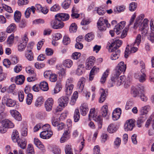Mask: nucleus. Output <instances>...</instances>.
I'll return each instance as SVG.
<instances>
[{"label":"nucleus","instance_id":"16","mask_svg":"<svg viewBox=\"0 0 154 154\" xmlns=\"http://www.w3.org/2000/svg\"><path fill=\"white\" fill-rule=\"evenodd\" d=\"M52 134V132L51 131H44L40 133V136L42 139H48L50 138Z\"/></svg>","mask_w":154,"mask_h":154},{"label":"nucleus","instance_id":"29","mask_svg":"<svg viewBox=\"0 0 154 154\" xmlns=\"http://www.w3.org/2000/svg\"><path fill=\"white\" fill-rule=\"evenodd\" d=\"M18 145L21 148L24 149L25 148L26 145V141L24 139L20 138L17 141Z\"/></svg>","mask_w":154,"mask_h":154},{"label":"nucleus","instance_id":"21","mask_svg":"<svg viewBox=\"0 0 154 154\" xmlns=\"http://www.w3.org/2000/svg\"><path fill=\"white\" fill-rule=\"evenodd\" d=\"M108 106L106 105H104L102 107L100 110V114L104 117H106V119H109V115L108 114Z\"/></svg>","mask_w":154,"mask_h":154},{"label":"nucleus","instance_id":"41","mask_svg":"<svg viewBox=\"0 0 154 154\" xmlns=\"http://www.w3.org/2000/svg\"><path fill=\"white\" fill-rule=\"evenodd\" d=\"M80 119V113L78 109H75L74 115V122H77L79 121Z\"/></svg>","mask_w":154,"mask_h":154},{"label":"nucleus","instance_id":"53","mask_svg":"<svg viewBox=\"0 0 154 154\" xmlns=\"http://www.w3.org/2000/svg\"><path fill=\"white\" fill-rule=\"evenodd\" d=\"M137 3L132 2L131 3L129 6V10L131 11H134L137 7Z\"/></svg>","mask_w":154,"mask_h":154},{"label":"nucleus","instance_id":"46","mask_svg":"<svg viewBox=\"0 0 154 154\" xmlns=\"http://www.w3.org/2000/svg\"><path fill=\"white\" fill-rule=\"evenodd\" d=\"M94 38V34L91 32L88 33L85 36V39L88 42H90Z\"/></svg>","mask_w":154,"mask_h":154},{"label":"nucleus","instance_id":"60","mask_svg":"<svg viewBox=\"0 0 154 154\" xmlns=\"http://www.w3.org/2000/svg\"><path fill=\"white\" fill-rule=\"evenodd\" d=\"M18 95L19 101L20 102H22L24 98V95L23 91H19Z\"/></svg>","mask_w":154,"mask_h":154},{"label":"nucleus","instance_id":"22","mask_svg":"<svg viewBox=\"0 0 154 154\" xmlns=\"http://www.w3.org/2000/svg\"><path fill=\"white\" fill-rule=\"evenodd\" d=\"M144 72H141V74L136 73L135 75V77L137 79L139 77L138 79L139 81L140 82H143L146 80V76Z\"/></svg>","mask_w":154,"mask_h":154},{"label":"nucleus","instance_id":"3","mask_svg":"<svg viewBox=\"0 0 154 154\" xmlns=\"http://www.w3.org/2000/svg\"><path fill=\"white\" fill-rule=\"evenodd\" d=\"M97 26L99 30L104 31L106 30V26L109 28L110 25L107 20L103 19V18L100 17L97 22Z\"/></svg>","mask_w":154,"mask_h":154},{"label":"nucleus","instance_id":"61","mask_svg":"<svg viewBox=\"0 0 154 154\" xmlns=\"http://www.w3.org/2000/svg\"><path fill=\"white\" fill-rule=\"evenodd\" d=\"M3 64L7 68H9L11 64V62L8 59H5L3 60Z\"/></svg>","mask_w":154,"mask_h":154},{"label":"nucleus","instance_id":"31","mask_svg":"<svg viewBox=\"0 0 154 154\" xmlns=\"http://www.w3.org/2000/svg\"><path fill=\"white\" fill-rule=\"evenodd\" d=\"M25 56L29 61H32L34 59L33 53L30 50H28L26 51Z\"/></svg>","mask_w":154,"mask_h":154},{"label":"nucleus","instance_id":"34","mask_svg":"<svg viewBox=\"0 0 154 154\" xmlns=\"http://www.w3.org/2000/svg\"><path fill=\"white\" fill-rule=\"evenodd\" d=\"M39 87L40 89L43 91H47L48 89V84L45 81L41 82L39 85Z\"/></svg>","mask_w":154,"mask_h":154},{"label":"nucleus","instance_id":"58","mask_svg":"<svg viewBox=\"0 0 154 154\" xmlns=\"http://www.w3.org/2000/svg\"><path fill=\"white\" fill-rule=\"evenodd\" d=\"M51 122L52 125L55 127L57 126L59 124L57 118L54 116L52 118Z\"/></svg>","mask_w":154,"mask_h":154},{"label":"nucleus","instance_id":"23","mask_svg":"<svg viewBox=\"0 0 154 154\" xmlns=\"http://www.w3.org/2000/svg\"><path fill=\"white\" fill-rule=\"evenodd\" d=\"M128 45L127 46L125 51V57L127 58L128 56V54L130 53H134L136 52L137 50V48L136 47H133L131 48L130 51H129V48H128Z\"/></svg>","mask_w":154,"mask_h":154},{"label":"nucleus","instance_id":"24","mask_svg":"<svg viewBox=\"0 0 154 154\" xmlns=\"http://www.w3.org/2000/svg\"><path fill=\"white\" fill-rule=\"evenodd\" d=\"M15 83L17 85H22L25 80V77L23 75H19L17 76L14 79Z\"/></svg>","mask_w":154,"mask_h":154},{"label":"nucleus","instance_id":"56","mask_svg":"<svg viewBox=\"0 0 154 154\" xmlns=\"http://www.w3.org/2000/svg\"><path fill=\"white\" fill-rule=\"evenodd\" d=\"M26 45L21 42L18 45V51H23L26 48Z\"/></svg>","mask_w":154,"mask_h":154},{"label":"nucleus","instance_id":"39","mask_svg":"<svg viewBox=\"0 0 154 154\" xmlns=\"http://www.w3.org/2000/svg\"><path fill=\"white\" fill-rule=\"evenodd\" d=\"M44 101V99L42 97H38L35 103V106L36 107L40 106L43 104Z\"/></svg>","mask_w":154,"mask_h":154},{"label":"nucleus","instance_id":"50","mask_svg":"<svg viewBox=\"0 0 154 154\" xmlns=\"http://www.w3.org/2000/svg\"><path fill=\"white\" fill-rule=\"evenodd\" d=\"M62 88L61 84L60 83H57L54 89V94H56L59 92Z\"/></svg>","mask_w":154,"mask_h":154},{"label":"nucleus","instance_id":"57","mask_svg":"<svg viewBox=\"0 0 154 154\" xmlns=\"http://www.w3.org/2000/svg\"><path fill=\"white\" fill-rule=\"evenodd\" d=\"M49 79L50 81L55 82L57 80V75L55 74L52 73L49 76Z\"/></svg>","mask_w":154,"mask_h":154},{"label":"nucleus","instance_id":"36","mask_svg":"<svg viewBox=\"0 0 154 154\" xmlns=\"http://www.w3.org/2000/svg\"><path fill=\"white\" fill-rule=\"evenodd\" d=\"M73 87V85H70V86L66 85L65 91L66 95H69L72 94Z\"/></svg>","mask_w":154,"mask_h":154},{"label":"nucleus","instance_id":"49","mask_svg":"<svg viewBox=\"0 0 154 154\" xmlns=\"http://www.w3.org/2000/svg\"><path fill=\"white\" fill-rule=\"evenodd\" d=\"M71 0H65L62 4L63 8L65 9L68 8L71 3Z\"/></svg>","mask_w":154,"mask_h":154},{"label":"nucleus","instance_id":"37","mask_svg":"<svg viewBox=\"0 0 154 154\" xmlns=\"http://www.w3.org/2000/svg\"><path fill=\"white\" fill-rule=\"evenodd\" d=\"M109 71V69H108L103 74L100 81L101 83L103 84L104 83L106 80V78L108 75Z\"/></svg>","mask_w":154,"mask_h":154},{"label":"nucleus","instance_id":"59","mask_svg":"<svg viewBox=\"0 0 154 154\" xmlns=\"http://www.w3.org/2000/svg\"><path fill=\"white\" fill-rule=\"evenodd\" d=\"M28 33L26 32L24 35L22 37V41L21 42L27 45V42L28 41V38L27 37Z\"/></svg>","mask_w":154,"mask_h":154},{"label":"nucleus","instance_id":"32","mask_svg":"<svg viewBox=\"0 0 154 154\" xmlns=\"http://www.w3.org/2000/svg\"><path fill=\"white\" fill-rule=\"evenodd\" d=\"M3 125L7 128H12L14 127V124L8 120H4L3 122Z\"/></svg>","mask_w":154,"mask_h":154},{"label":"nucleus","instance_id":"30","mask_svg":"<svg viewBox=\"0 0 154 154\" xmlns=\"http://www.w3.org/2000/svg\"><path fill=\"white\" fill-rule=\"evenodd\" d=\"M149 106L148 105L142 107L140 110V115L142 116L144 115V116H146L149 110Z\"/></svg>","mask_w":154,"mask_h":154},{"label":"nucleus","instance_id":"54","mask_svg":"<svg viewBox=\"0 0 154 154\" xmlns=\"http://www.w3.org/2000/svg\"><path fill=\"white\" fill-rule=\"evenodd\" d=\"M77 29V26L75 23H72L69 27V31L70 32H75Z\"/></svg>","mask_w":154,"mask_h":154},{"label":"nucleus","instance_id":"9","mask_svg":"<svg viewBox=\"0 0 154 154\" xmlns=\"http://www.w3.org/2000/svg\"><path fill=\"white\" fill-rule=\"evenodd\" d=\"M69 100L67 96H63L59 98L58 102L60 106L64 107L67 105Z\"/></svg>","mask_w":154,"mask_h":154},{"label":"nucleus","instance_id":"48","mask_svg":"<svg viewBox=\"0 0 154 154\" xmlns=\"http://www.w3.org/2000/svg\"><path fill=\"white\" fill-rule=\"evenodd\" d=\"M26 153L27 154H34V149L32 144H29L28 145Z\"/></svg>","mask_w":154,"mask_h":154},{"label":"nucleus","instance_id":"25","mask_svg":"<svg viewBox=\"0 0 154 154\" xmlns=\"http://www.w3.org/2000/svg\"><path fill=\"white\" fill-rule=\"evenodd\" d=\"M83 38L82 36H78L76 39V43L75 45V48L79 49H81L83 47V45L80 42L82 41Z\"/></svg>","mask_w":154,"mask_h":154},{"label":"nucleus","instance_id":"14","mask_svg":"<svg viewBox=\"0 0 154 154\" xmlns=\"http://www.w3.org/2000/svg\"><path fill=\"white\" fill-rule=\"evenodd\" d=\"M55 18H58L61 21H65L68 20L69 17V15L67 14L60 13L57 14L55 16Z\"/></svg>","mask_w":154,"mask_h":154},{"label":"nucleus","instance_id":"43","mask_svg":"<svg viewBox=\"0 0 154 154\" xmlns=\"http://www.w3.org/2000/svg\"><path fill=\"white\" fill-rule=\"evenodd\" d=\"M16 25L14 23H12L7 29V32L9 33L14 31L16 30Z\"/></svg>","mask_w":154,"mask_h":154},{"label":"nucleus","instance_id":"7","mask_svg":"<svg viewBox=\"0 0 154 154\" xmlns=\"http://www.w3.org/2000/svg\"><path fill=\"white\" fill-rule=\"evenodd\" d=\"M55 19L54 20L51 22V25L52 27L54 29L62 28L64 26V23L58 18H55Z\"/></svg>","mask_w":154,"mask_h":154},{"label":"nucleus","instance_id":"63","mask_svg":"<svg viewBox=\"0 0 154 154\" xmlns=\"http://www.w3.org/2000/svg\"><path fill=\"white\" fill-rule=\"evenodd\" d=\"M97 13L100 15H103L105 12L104 9L101 7L98 8L97 9Z\"/></svg>","mask_w":154,"mask_h":154},{"label":"nucleus","instance_id":"52","mask_svg":"<svg viewBox=\"0 0 154 154\" xmlns=\"http://www.w3.org/2000/svg\"><path fill=\"white\" fill-rule=\"evenodd\" d=\"M26 72L30 75L32 76H36V74L35 73L34 71L30 67H27L26 68Z\"/></svg>","mask_w":154,"mask_h":154},{"label":"nucleus","instance_id":"10","mask_svg":"<svg viewBox=\"0 0 154 154\" xmlns=\"http://www.w3.org/2000/svg\"><path fill=\"white\" fill-rule=\"evenodd\" d=\"M110 50V51L112 52L110 57V59L112 60H116L118 59L120 56V51L118 49L114 48H112L111 49H109V50Z\"/></svg>","mask_w":154,"mask_h":154},{"label":"nucleus","instance_id":"17","mask_svg":"<svg viewBox=\"0 0 154 154\" xmlns=\"http://www.w3.org/2000/svg\"><path fill=\"white\" fill-rule=\"evenodd\" d=\"M10 112L12 116L17 120L20 121L22 119L20 114L15 110H11Z\"/></svg>","mask_w":154,"mask_h":154},{"label":"nucleus","instance_id":"13","mask_svg":"<svg viewBox=\"0 0 154 154\" xmlns=\"http://www.w3.org/2000/svg\"><path fill=\"white\" fill-rule=\"evenodd\" d=\"M122 111L120 108H117L115 109L113 113L112 117L114 121L118 120L120 116Z\"/></svg>","mask_w":154,"mask_h":154},{"label":"nucleus","instance_id":"47","mask_svg":"<svg viewBox=\"0 0 154 154\" xmlns=\"http://www.w3.org/2000/svg\"><path fill=\"white\" fill-rule=\"evenodd\" d=\"M141 35L140 34L138 35L135 40L133 43V46H138L141 42Z\"/></svg>","mask_w":154,"mask_h":154},{"label":"nucleus","instance_id":"1","mask_svg":"<svg viewBox=\"0 0 154 154\" xmlns=\"http://www.w3.org/2000/svg\"><path fill=\"white\" fill-rule=\"evenodd\" d=\"M144 15L143 14H141L138 17H137L134 24L133 26L134 29H136L137 27L140 26L139 30L140 31H142L145 28L147 27L148 20L147 19H145L143 22L140 25L143 19L144 18Z\"/></svg>","mask_w":154,"mask_h":154},{"label":"nucleus","instance_id":"20","mask_svg":"<svg viewBox=\"0 0 154 154\" xmlns=\"http://www.w3.org/2000/svg\"><path fill=\"white\" fill-rule=\"evenodd\" d=\"M152 122V128L154 130V112L152 113L147 120L145 125V127L148 128Z\"/></svg>","mask_w":154,"mask_h":154},{"label":"nucleus","instance_id":"45","mask_svg":"<svg viewBox=\"0 0 154 154\" xmlns=\"http://www.w3.org/2000/svg\"><path fill=\"white\" fill-rule=\"evenodd\" d=\"M146 118V116H145V117L141 116L139 118L137 121V125L138 127H140L141 126L142 123L145 121Z\"/></svg>","mask_w":154,"mask_h":154},{"label":"nucleus","instance_id":"8","mask_svg":"<svg viewBox=\"0 0 154 154\" xmlns=\"http://www.w3.org/2000/svg\"><path fill=\"white\" fill-rule=\"evenodd\" d=\"M135 121L134 119H131L127 120L125 124L124 129L126 131H131L135 126Z\"/></svg>","mask_w":154,"mask_h":154},{"label":"nucleus","instance_id":"35","mask_svg":"<svg viewBox=\"0 0 154 154\" xmlns=\"http://www.w3.org/2000/svg\"><path fill=\"white\" fill-rule=\"evenodd\" d=\"M117 130V128L115 125L113 124H110L108 126L107 131L109 133H113L115 132Z\"/></svg>","mask_w":154,"mask_h":154},{"label":"nucleus","instance_id":"42","mask_svg":"<svg viewBox=\"0 0 154 154\" xmlns=\"http://www.w3.org/2000/svg\"><path fill=\"white\" fill-rule=\"evenodd\" d=\"M33 100V95L31 93L28 94L27 96V97L26 99V101L27 104L28 105H30L32 102Z\"/></svg>","mask_w":154,"mask_h":154},{"label":"nucleus","instance_id":"55","mask_svg":"<svg viewBox=\"0 0 154 154\" xmlns=\"http://www.w3.org/2000/svg\"><path fill=\"white\" fill-rule=\"evenodd\" d=\"M131 93L134 97L137 96L139 94V90L138 88L135 87H132L131 88Z\"/></svg>","mask_w":154,"mask_h":154},{"label":"nucleus","instance_id":"62","mask_svg":"<svg viewBox=\"0 0 154 154\" xmlns=\"http://www.w3.org/2000/svg\"><path fill=\"white\" fill-rule=\"evenodd\" d=\"M81 54L79 52H75L73 53L72 56V58L74 60H77L81 56Z\"/></svg>","mask_w":154,"mask_h":154},{"label":"nucleus","instance_id":"11","mask_svg":"<svg viewBox=\"0 0 154 154\" xmlns=\"http://www.w3.org/2000/svg\"><path fill=\"white\" fill-rule=\"evenodd\" d=\"M54 103L53 99L52 98H49L45 103V107L46 110L50 111L51 110Z\"/></svg>","mask_w":154,"mask_h":154},{"label":"nucleus","instance_id":"5","mask_svg":"<svg viewBox=\"0 0 154 154\" xmlns=\"http://www.w3.org/2000/svg\"><path fill=\"white\" fill-rule=\"evenodd\" d=\"M126 69V65L124 62H120L115 69V73L117 75L119 76L122 72H125Z\"/></svg>","mask_w":154,"mask_h":154},{"label":"nucleus","instance_id":"26","mask_svg":"<svg viewBox=\"0 0 154 154\" xmlns=\"http://www.w3.org/2000/svg\"><path fill=\"white\" fill-rule=\"evenodd\" d=\"M95 58L94 57H92L91 59L90 58L89 60L86 62V68L87 69H90L94 65Z\"/></svg>","mask_w":154,"mask_h":154},{"label":"nucleus","instance_id":"6","mask_svg":"<svg viewBox=\"0 0 154 154\" xmlns=\"http://www.w3.org/2000/svg\"><path fill=\"white\" fill-rule=\"evenodd\" d=\"M2 101L8 107H13L16 104V102L14 100L9 97L8 95H5L2 98Z\"/></svg>","mask_w":154,"mask_h":154},{"label":"nucleus","instance_id":"64","mask_svg":"<svg viewBox=\"0 0 154 154\" xmlns=\"http://www.w3.org/2000/svg\"><path fill=\"white\" fill-rule=\"evenodd\" d=\"M14 34H11L8 38L7 43L8 44H11L14 42Z\"/></svg>","mask_w":154,"mask_h":154},{"label":"nucleus","instance_id":"38","mask_svg":"<svg viewBox=\"0 0 154 154\" xmlns=\"http://www.w3.org/2000/svg\"><path fill=\"white\" fill-rule=\"evenodd\" d=\"M73 64L72 61L69 59H67L64 60L63 62V66L68 68L71 67Z\"/></svg>","mask_w":154,"mask_h":154},{"label":"nucleus","instance_id":"18","mask_svg":"<svg viewBox=\"0 0 154 154\" xmlns=\"http://www.w3.org/2000/svg\"><path fill=\"white\" fill-rule=\"evenodd\" d=\"M85 82V79L84 77H81L79 81L77 87L79 89V91L82 92L84 88Z\"/></svg>","mask_w":154,"mask_h":154},{"label":"nucleus","instance_id":"28","mask_svg":"<svg viewBox=\"0 0 154 154\" xmlns=\"http://www.w3.org/2000/svg\"><path fill=\"white\" fill-rule=\"evenodd\" d=\"M85 69L84 66L82 64L79 65L77 67L75 73L78 75H82L84 73Z\"/></svg>","mask_w":154,"mask_h":154},{"label":"nucleus","instance_id":"33","mask_svg":"<svg viewBox=\"0 0 154 154\" xmlns=\"http://www.w3.org/2000/svg\"><path fill=\"white\" fill-rule=\"evenodd\" d=\"M12 139L14 142H16L18 139L20 138L19 137L18 132L16 130H14L12 134Z\"/></svg>","mask_w":154,"mask_h":154},{"label":"nucleus","instance_id":"12","mask_svg":"<svg viewBox=\"0 0 154 154\" xmlns=\"http://www.w3.org/2000/svg\"><path fill=\"white\" fill-rule=\"evenodd\" d=\"M70 133L71 129H68L67 130L65 131L60 139V142L63 143L69 139L70 137Z\"/></svg>","mask_w":154,"mask_h":154},{"label":"nucleus","instance_id":"27","mask_svg":"<svg viewBox=\"0 0 154 154\" xmlns=\"http://www.w3.org/2000/svg\"><path fill=\"white\" fill-rule=\"evenodd\" d=\"M95 109L94 108L90 109L88 116L89 118H92L94 121H98L97 119L100 117V116H97L95 114Z\"/></svg>","mask_w":154,"mask_h":154},{"label":"nucleus","instance_id":"51","mask_svg":"<svg viewBox=\"0 0 154 154\" xmlns=\"http://www.w3.org/2000/svg\"><path fill=\"white\" fill-rule=\"evenodd\" d=\"M125 9V7L124 6H119L116 7L114 9V11L116 13H120L123 11Z\"/></svg>","mask_w":154,"mask_h":154},{"label":"nucleus","instance_id":"44","mask_svg":"<svg viewBox=\"0 0 154 154\" xmlns=\"http://www.w3.org/2000/svg\"><path fill=\"white\" fill-rule=\"evenodd\" d=\"M103 91L101 93L100 97L99 98V101L100 103H102L106 99V94L105 91L102 89Z\"/></svg>","mask_w":154,"mask_h":154},{"label":"nucleus","instance_id":"2","mask_svg":"<svg viewBox=\"0 0 154 154\" xmlns=\"http://www.w3.org/2000/svg\"><path fill=\"white\" fill-rule=\"evenodd\" d=\"M119 76L117 75L115 73L114 76L111 77V79L109 82V84H110V87L113 86L115 83L117 86H119L122 83L125 82V76H121L119 77Z\"/></svg>","mask_w":154,"mask_h":154},{"label":"nucleus","instance_id":"19","mask_svg":"<svg viewBox=\"0 0 154 154\" xmlns=\"http://www.w3.org/2000/svg\"><path fill=\"white\" fill-rule=\"evenodd\" d=\"M80 109L81 113L83 116H85L89 110L88 105L85 103L82 104Z\"/></svg>","mask_w":154,"mask_h":154},{"label":"nucleus","instance_id":"40","mask_svg":"<svg viewBox=\"0 0 154 154\" xmlns=\"http://www.w3.org/2000/svg\"><path fill=\"white\" fill-rule=\"evenodd\" d=\"M21 14L20 11H16L14 14V19L17 22H19L20 20Z\"/></svg>","mask_w":154,"mask_h":154},{"label":"nucleus","instance_id":"15","mask_svg":"<svg viewBox=\"0 0 154 154\" xmlns=\"http://www.w3.org/2000/svg\"><path fill=\"white\" fill-rule=\"evenodd\" d=\"M122 43V41L121 40H116L113 42H112L111 44L109 45V48L110 49L112 48L118 49L121 46Z\"/></svg>","mask_w":154,"mask_h":154},{"label":"nucleus","instance_id":"4","mask_svg":"<svg viewBox=\"0 0 154 154\" xmlns=\"http://www.w3.org/2000/svg\"><path fill=\"white\" fill-rule=\"evenodd\" d=\"M125 21H122L120 22L118 24L116 25L114 28V30H111L109 31V33L112 37L114 35V32H116L117 35L119 34L120 33V30L122 29L125 25Z\"/></svg>","mask_w":154,"mask_h":154}]
</instances>
